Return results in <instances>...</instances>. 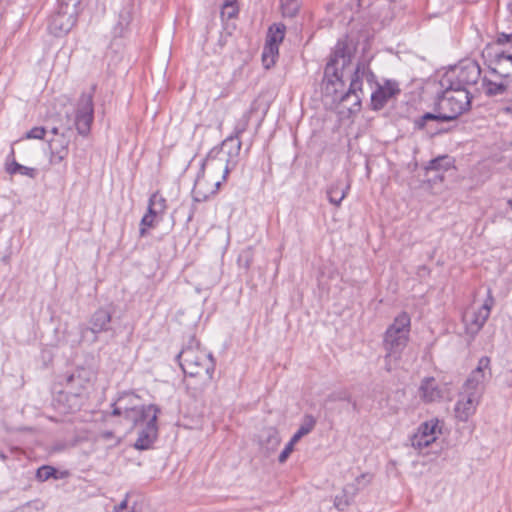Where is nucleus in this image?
I'll use <instances>...</instances> for the list:
<instances>
[{
    "label": "nucleus",
    "instance_id": "41",
    "mask_svg": "<svg viewBox=\"0 0 512 512\" xmlns=\"http://www.w3.org/2000/svg\"><path fill=\"white\" fill-rule=\"evenodd\" d=\"M276 57L262 55V63L266 69L271 68L275 64Z\"/></svg>",
    "mask_w": 512,
    "mask_h": 512
},
{
    "label": "nucleus",
    "instance_id": "5",
    "mask_svg": "<svg viewBox=\"0 0 512 512\" xmlns=\"http://www.w3.org/2000/svg\"><path fill=\"white\" fill-rule=\"evenodd\" d=\"M177 360L184 374L189 377H199L202 385L211 381L215 369L212 354L200 349L196 339L191 338L177 355Z\"/></svg>",
    "mask_w": 512,
    "mask_h": 512
},
{
    "label": "nucleus",
    "instance_id": "44",
    "mask_svg": "<svg viewBox=\"0 0 512 512\" xmlns=\"http://www.w3.org/2000/svg\"><path fill=\"white\" fill-rule=\"evenodd\" d=\"M220 185H221V182L219 180H215L214 184H213L214 188L210 191V194H215L217 192V190L219 189Z\"/></svg>",
    "mask_w": 512,
    "mask_h": 512
},
{
    "label": "nucleus",
    "instance_id": "21",
    "mask_svg": "<svg viewBox=\"0 0 512 512\" xmlns=\"http://www.w3.org/2000/svg\"><path fill=\"white\" fill-rule=\"evenodd\" d=\"M7 161H10V163H7V172L8 173L21 174V175L27 176L29 178L36 177L37 169L21 165L15 160L13 148L10 151Z\"/></svg>",
    "mask_w": 512,
    "mask_h": 512
},
{
    "label": "nucleus",
    "instance_id": "6",
    "mask_svg": "<svg viewBox=\"0 0 512 512\" xmlns=\"http://www.w3.org/2000/svg\"><path fill=\"white\" fill-rule=\"evenodd\" d=\"M411 318L408 313L401 312L397 315L391 325L388 326L383 340L386 350V369L391 370V362H396L406 347L409 340Z\"/></svg>",
    "mask_w": 512,
    "mask_h": 512
},
{
    "label": "nucleus",
    "instance_id": "42",
    "mask_svg": "<svg viewBox=\"0 0 512 512\" xmlns=\"http://www.w3.org/2000/svg\"><path fill=\"white\" fill-rule=\"evenodd\" d=\"M365 479L367 480V483H368V482H370L371 476L368 475V474H362V475H360L359 477L356 478V481H357L358 484H360L361 481L365 480Z\"/></svg>",
    "mask_w": 512,
    "mask_h": 512
},
{
    "label": "nucleus",
    "instance_id": "29",
    "mask_svg": "<svg viewBox=\"0 0 512 512\" xmlns=\"http://www.w3.org/2000/svg\"><path fill=\"white\" fill-rule=\"evenodd\" d=\"M418 431L422 433L424 436H429L434 438V442L436 441L438 434L441 433L440 421L438 419H431L430 421L422 423Z\"/></svg>",
    "mask_w": 512,
    "mask_h": 512
},
{
    "label": "nucleus",
    "instance_id": "3",
    "mask_svg": "<svg viewBox=\"0 0 512 512\" xmlns=\"http://www.w3.org/2000/svg\"><path fill=\"white\" fill-rule=\"evenodd\" d=\"M442 88L443 91L437 99L435 113L428 112L416 119L414 124L417 129H425L431 134L439 133L441 130L433 127L430 122H449L470 109L471 96L468 89Z\"/></svg>",
    "mask_w": 512,
    "mask_h": 512
},
{
    "label": "nucleus",
    "instance_id": "22",
    "mask_svg": "<svg viewBox=\"0 0 512 512\" xmlns=\"http://www.w3.org/2000/svg\"><path fill=\"white\" fill-rule=\"evenodd\" d=\"M132 20V7L127 5L119 12L118 21L113 28L114 36L122 37Z\"/></svg>",
    "mask_w": 512,
    "mask_h": 512
},
{
    "label": "nucleus",
    "instance_id": "36",
    "mask_svg": "<svg viewBox=\"0 0 512 512\" xmlns=\"http://www.w3.org/2000/svg\"><path fill=\"white\" fill-rule=\"evenodd\" d=\"M47 128L45 127H34L26 133V139H43Z\"/></svg>",
    "mask_w": 512,
    "mask_h": 512
},
{
    "label": "nucleus",
    "instance_id": "11",
    "mask_svg": "<svg viewBox=\"0 0 512 512\" xmlns=\"http://www.w3.org/2000/svg\"><path fill=\"white\" fill-rule=\"evenodd\" d=\"M494 305V298L491 290H488V295L484 303L479 308L471 307L467 309L462 316L466 333L474 338L482 329L487 319L489 318L492 306Z\"/></svg>",
    "mask_w": 512,
    "mask_h": 512
},
{
    "label": "nucleus",
    "instance_id": "39",
    "mask_svg": "<svg viewBox=\"0 0 512 512\" xmlns=\"http://www.w3.org/2000/svg\"><path fill=\"white\" fill-rule=\"evenodd\" d=\"M278 47H279L278 45H275V44H272V43H269L266 41L262 55L277 57L278 52H279Z\"/></svg>",
    "mask_w": 512,
    "mask_h": 512
},
{
    "label": "nucleus",
    "instance_id": "17",
    "mask_svg": "<svg viewBox=\"0 0 512 512\" xmlns=\"http://www.w3.org/2000/svg\"><path fill=\"white\" fill-rule=\"evenodd\" d=\"M375 90L371 93V106L374 110L382 109L387 102L400 93L398 83L396 81L387 80L383 85L373 81Z\"/></svg>",
    "mask_w": 512,
    "mask_h": 512
},
{
    "label": "nucleus",
    "instance_id": "20",
    "mask_svg": "<svg viewBox=\"0 0 512 512\" xmlns=\"http://www.w3.org/2000/svg\"><path fill=\"white\" fill-rule=\"evenodd\" d=\"M454 160L452 157L448 155H442L439 156L433 160H431L426 168L427 172L435 171L439 172L438 175H436V178L443 180V175L440 174V172L447 171L451 168H453Z\"/></svg>",
    "mask_w": 512,
    "mask_h": 512
},
{
    "label": "nucleus",
    "instance_id": "31",
    "mask_svg": "<svg viewBox=\"0 0 512 512\" xmlns=\"http://www.w3.org/2000/svg\"><path fill=\"white\" fill-rule=\"evenodd\" d=\"M239 6L236 0H227L221 9L222 19H233L238 15Z\"/></svg>",
    "mask_w": 512,
    "mask_h": 512
},
{
    "label": "nucleus",
    "instance_id": "46",
    "mask_svg": "<svg viewBox=\"0 0 512 512\" xmlns=\"http://www.w3.org/2000/svg\"><path fill=\"white\" fill-rule=\"evenodd\" d=\"M507 203H508V205L512 208V199H509V200L507 201Z\"/></svg>",
    "mask_w": 512,
    "mask_h": 512
},
{
    "label": "nucleus",
    "instance_id": "25",
    "mask_svg": "<svg viewBox=\"0 0 512 512\" xmlns=\"http://www.w3.org/2000/svg\"><path fill=\"white\" fill-rule=\"evenodd\" d=\"M358 488L355 487V485H347L342 492V495H337L334 499V506L339 511H343L345 508H347L354 495L356 494Z\"/></svg>",
    "mask_w": 512,
    "mask_h": 512
},
{
    "label": "nucleus",
    "instance_id": "38",
    "mask_svg": "<svg viewBox=\"0 0 512 512\" xmlns=\"http://www.w3.org/2000/svg\"><path fill=\"white\" fill-rule=\"evenodd\" d=\"M297 442H293V440L291 439L287 445L285 446V448L283 449V451L280 453L279 457H278V461L280 463H284L289 455L292 453L293 449H294V445L296 444Z\"/></svg>",
    "mask_w": 512,
    "mask_h": 512
},
{
    "label": "nucleus",
    "instance_id": "28",
    "mask_svg": "<svg viewBox=\"0 0 512 512\" xmlns=\"http://www.w3.org/2000/svg\"><path fill=\"white\" fill-rule=\"evenodd\" d=\"M286 27L284 24L277 23L269 27L266 41L278 45L283 41Z\"/></svg>",
    "mask_w": 512,
    "mask_h": 512
},
{
    "label": "nucleus",
    "instance_id": "47",
    "mask_svg": "<svg viewBox=\"0 0 512 512\" xmlns=\"http://www.w3.org/2000/svg\"><path fill=\"white\" fill-rule=\"evenodd\" d=\"M0 457H1L2 459H5V455H4V454H1V455H0Z\"/></svg>",
    "mask_w": 512,
    "mask_h": 512
},
{
    "label": "nucleus",
    "instance_id": "45",
    "mask_svg": "<svg viewBox=\"0 0 512 512\" xmlns=\"http://www.w3.org/2000/svg\"><path fill=\"white\" fill-rule=\"evenodd\" d=\"M350 403H351V405H352L353 410H354V411H358V405H357V403H356L355 401H352V400H351V402H350Z\"/></svg>",
    "mask_w": 512,
    "mask_h": 512
},
{
    "label": "nucleus",
    "instance_id": "27",
    "mask_svg": "<svg viewBox=\"0 0 512 512\" xmlns=\"http://www.w3.org/2000/svg\"><path fill=\"white\" fill-rule=\"evenodd\" d=\"M316 425V419L312 415H305L299 429L291 438L293 442H298L302 437L310 433Z\"/></svg>",
    "mask_w": 512,
    "mask_h": 512
},
{
    "label": "nucleus",
    "instance_id": "4",
    "mask_svg": "<svg viewBox=\"0 0 512 512\" xmlns=\"http://www.w3.org/2000/svg\"><path fill=\"white\" fill-rule=\"evenodd\" d=\"M490 358L483 356L462 386L456 402L455 417L466 422L475 412L485 390V383L491 378Z\"/></svg>",
    "mask_w": 512,
    "mask_h": 512
},
{
    "label": "nucleus",
    "instance_id": "9",
    "mask_svg": "<svg viewBox=\"0 0 512 512\" xmlns=\"http://www.w3.org/2000/svg\"><path fill=\"white\" fill-rule=\"evenodd\" d=\"M375 75L370 71L369 67L365 63H358L353 74L350 78V86L347 92L341 93L336 96L340 103H342L350 112L358 110L361 104V98L364 95L362 90V82L365 79L366 82L372 88Z\"/></svg>",
    "mask_w": 512,
    "mask_h": 512
},
{
    "label": "nucleus",
    "instance_id": "2",
    "mask_svg": "<svg viewBox=\"0 0 512 512\" xmlns=\"http://www.w3.org/2000/svg\"><path fill=\"white\" fill-rule=\"evenodd\" d=\"M241 150V141L236 136L227 137L221 144V147L212 149L206 159L201 164V171L198 174L194 189L193 198L196 202L205 201L209 194L206 190L207 180L204 177L206 169L211 172L222 173V179L225 180L229 172L235 168Z\"/></svg>",
    "mask_w": 512,
    "mask_h": 512
},
{
    "label": "nucleus",
    "instance_id": "16",
    "mask_svg": "<svg viewBox=\"0 0 512 512\" xmlns=\"http://www.w3.org/2000/svg\"><path fill=\"white\" fill-rule=\"evenodd\" d=\"M112 315L107 309L100 308L96 310L89 319L88 326H80L81 338L85 339L88 332L93 334L92 342L97 341V334L110 330Z\"/></svg>",
    "mask_w": 512,
    "mask_h": 512
},
{
    "label": "nucleus",
    "instance_id": "35",
    "mask_svg": "<svg viewBox=\"0 0 512 512\" xmlns=\"http://www.w3.org/2000/svg\"><path fill=\"white\" fill-rule=\"evenodd\" d=\"M82 2L83 0H60L59 5L78 15L82 10Z\"/></svg>",
    "mask_w": 512,
    "mask_h": 512
},
{
    "label": "nucleus",
    "instance_id": "12",
    "mask_svg": "<svg viewBox=\"0 0 512 512\" xmlns=\"http://www.w3.org/2000/svg\"><path fill=\"white\" fill-rule=\"evenodd\" d=\"M512 42V33H498L496 43L503 45ZM488 68L491 74L512 83V53L500 52L489 61Z\"/></svg>",
    "mask_w": 512,
    "mask_h": 512
},
{
    "label": "nucleus",
    "instance_id": "33",
    "mask_svg": "<svg viewBox=\"0 0 512 512\" xmlns=\"http://www.w3.org/2000/svg\"><path fill=\"white\" fill-rule=\"evenodd\" d=\"M50 478L58 479L57 470L49 465H43L36 471V479L40 482L47 481Z\"/></svg>",
    "mask_w": 512,
    "mask_h": 512
},
{
    "label": "nucleus",
    "instance_id": "19",
    "mask_svg": "<svg viewBox=\"0 0 512 512\" xmlns=\"http://www.w3.org/2000/svg\"><path fill=\"white\" fill-rule=\"evenodd\" d=\"M511 83L500 78V81H494L484 76L482 79V86L484 93L489 96H498L504 94Z\"/></svg>",
    "mask_w": 512,
    "mask_h": 512
},
{
    "label": "nucleus",
    "instance_id": "18",
    "mask_svg": "<svg viewBox=\"0 0 512 512\" xmlns=\"http://www.w3.org/2000/svg\"><path fill=\"white\" fill-rule=\"evenodd\" d=\"M419 395L425 402H435L442 398V390L434 378H425L420 387Z\"/></svg>",
    "mask_w": 512,
    "mask_h": 512
},
{
    "label": "nucleus",
    "instance_id": "34",
    "mask_svg": "<svg viewBox=\"0 0 512 512\" xmlns=\"http://www.w3.org/2000/svg\"><path fill=\"white\" fill-rule=\"evenodd\" d=\"M250 116L248 113H244L237 121L234 132L231 136H236L237 139H240L242 133L247 130L249 125Z\"/></svg>",
    "mask_w": 512,
    "mask_h": 512
},
{
    "label": "nucleus",
    "instance_id": "7",
    "mask_svg": "<svg viewBox=\"0 0 512 512\" xmlns=\"http://www.w3.org/2000/svg\"><path fill=\"white\" fill-rule=\"evenodd\" d=\"M351 52L344 41H338L333 53L324 70V80L326 81V90L333 87L337 94V86H343L344 70L350 65Z\"/></svg>",
    "mask_w": 512,
    "mask_h": 512
},
{
    "label": "nucleus",
    "instance_id": "8",
    "mask_svg": "<svg viewBox=\"0 0 512 512\" xmlns=\"http://www.w3.org/2000/svg\"><path fill=\"white\" fill-rule=\"evenodd\" d=\"M481 76L479 64L471 59L460 61L454 67H451L441 78V87H454L457 89H467L468 86L475 85Z\"/></svg>",
    "mask_w": 512,
    "mask_h": 512
},
{
    "label": "nucleus",
    "instance_id": "37",
    "mask_svg": "<svg viewBox=\"0 0 512 512\" xmlns=\"http://www.w3.org/2000/svg\"><path fill=\"white\" fill-rule=\"evenodd\" d=\"M327 401L351 402V395L347 391L334 392L328 396Z\"/></svg>",
    "mask_w": 512,
    "mask_h": 512
},
{
    "label": "nucleus",
    "instance_id": "32",
    "mask_svg": "<svg viewBox=\"0 0 512 512\" xmlns=\"http://www.w3.org/2000/svg\"><path fill=\"white\" fill-rule=\"evenodd\" d=\"M254 259V252L252 247H247L238 255L237 263L241 268L249 270Z\"/></svg>",
    "mask_w": 512,
    "mask_h": 512
},
{
    "label": "nucleus",
    "instance_id": "10",
    "mask_svg": "<svg viewBox=\"0 0 512 512\" xmlns=\"http://www.w3.org/2000/svg\"><path fill=\"white\" fill-rule=\"evenodd\" d=\"M139 401L137 395L133 393H127L121 396L114 404L112 415L121 416L123 415L127 420L133 423L134 426H137L143 415L147 412H152V410L156 407V405H138L135 402Z\"/></svg>",
    "mask_w": 512,
    "mask_h": 512
},
{
    "label": "nucleus",
    "instance_id": "13",
    "mask_svg": "<svg viewBox=\"0 0 512 512\" xmlns=\"http://www.w3.org/2000/svg\"><path fill=\"white\" fill-rule=\"evenodd\" d=\"M160 408L156 406L152 412L143 415L138 425H144L138 433L134 447L138 450H146L152 447L158 436L157 418Z\"/></svg>",
    "mask_w": 512,
    "mask_h": 512
},
{
    "label": "nucleus",
    "instance_id": "24",
    "mask_svg": "<svg viewBox=\"0 0 512 512\" xmlns=\"http://www.w3.org/2000/svg\"><path fill=\"white\" fill-rule=\"evenodd\" d=\"M348 189L349 185H344L340 182L332 184L327 190L329 202L335 206H339L342 200L345 198Z\"/></svg>",
    "mask_w": 512,
    "mask_h": 512
},
{
    "label": "nucleus",
    "instance_id": "30",
    "mask_svg": "<svg viewBox=\"0 0 512 512\" xmlns=\"http://www.w3.org/2000/svg\"><path fill=\"white\" fill-rule=\"evenodd\" d=\"M411 446L419 451H422L424 448L430 446L434 443V438L429 436H424L418 430L417 432L410 438Z\"/></svg>",
    "mask_w": 512,
    "mask_h": 512
},
{
    "label": "nucleus",
    "instance_id": "23",
    "mask_svg": "<svg viewBox=\"0 0 512 512\" xmlns=\"http://www.w3.org/2000/svg\"><path fill=\"white\" fill-rule=\"evenodd\" d=\"M260 444L262 449L269 455L274 452L280 444V437L275 429H268L261 435Z\"/></svg>",
    "mask_w": 512,
    "mask_h": 512
},
{
    "label": "nucleus",
    "instance_id": "1",
    "mask_svg": "<svg viewBox=\"0 0 512 512\" xmlns=\"http://www.w3.org/2000/svg\"><path fill=\"white\" fill-rule=\"evenodd\" d=\"M93 119V91L84 92L77 102L73 122L71 123L70 120H68L67 125L62 128L58 126L50 127V131L54 135V137L49 140L51 164L62 163L67 158L73 127L76 128L79 135L87 136L90 132Z\"/></svg>",
    "mask_w": 512,
    "mask_h": 512
},
{
    "label": "nucleus",
    "instance_id": "15",
    "mask_svg": "<svg viewBox=\"0 0 512 512\" xmlns=\"http://www.w3.org/2000/svg\"><path fill=\"white\" fill-rule=\"evenodd\" d=\"M78 15L72 10H68L61 5L57 11L50 17L48 29L51 34L61 37L67 34L75 25Z\"/></svg>",
    "mask_w": 512,
    "mask_h": 512
},
{
    "label": "nucleus",
    "instance_id": "26",
    "mask_svg": "<svg viewBox=\"0 0 512 512\" xmlns=\"http://www.w3.org/2000/svg\"><path fill=\"white\" fill-rule=\"evenodd\" d=\"M155 200H156V195H153L151 198H150V202H149V207H148V213L145 214L141 220V223H140V230H139V234L141 237H144L147 233V227H153L154 226V221H155V218H156V215H157V210L154 208L155 206Z\"/></svg>",
    "mask_w": 512,
    "mask_h": 512
},
{
    "label": "nucleus",
    "instance_id": "14",
    "mask_svg": "<svg viewBox=\"0 0 512 512\" xmlns=\"http://www.w3.org/2000/svg\"><path fill=\"white\" fill-rule=\"evenodd\" d=\"M93 373L88 369H77L66 378V394L72 396L75 400L73 406H77L78 398L87 393L91 387Z\"/></svg>",
    "mask_w": 512,
    "mask_h": 512
},
{
    "label": "nucleus",
    "instance_id": "40",
    "mask_svg": "<svg viewBox=\"0 0 512 512\" xmlns=\"http://www.w3.org/2000/svg\"><path fill=\"white\" fill-rule=\"evenodd\" d=\"M99 437L105 441L114 439L115 444H118L120 442V439L116 438L112 431H103L100 433Z\"/></svg>",
    "mask_w": 512,
    "mask_h": 512
},
{
    "label": "nucleus",
    "instance_id": "43",
    "mask_svg": "<svg viewBox=\"0 0 512 512\" xmlns=\"http://www.w3.org/2000/svg\"><path fill=\"white\" fill-rule=\"evenodd\" d=\"M294 1H295V0H286L285 4H283L284 6H286V8H285V9H288V10H289V11H288V13H289L291 16H293V15H294L295 8L290 9V8H289V3H292V2H294Z\"/></svg>",
    "mask_w": 512,
    "mask_h": 512
}]
</instances>
